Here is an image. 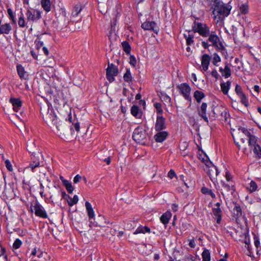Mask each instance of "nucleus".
Returning <instances> with one entry per match:
<instances>
[{
    "label": "nucleus",
    "mask_w": 261,
    "mask_h": 261,
    "mask_svg": "<svg viewBox=\"0 0 261 261\" xmlns=\"http://www.w3.org/2000/svg\"><path fill=\"white\" fill-rule=\"evenodd\" d=\"M193 29L194 32L198 33L203 37H207L210 35V29L205 23L195 21L193 25Z\"/></svg>",
    "instance_id": "4"
},
{
    "label": "nucleus",
    "mask_w": 261,
    "mask_h": 261,
    "mask_svg": "<svg viewBox=\"0 0 261 261\" xmlns=\"http://www.w3.org/2000/svg\"><path fill=\"white\" fill-rule=\"evenodd\" d=\"M141 27L145 30H152L156 34L159 31V28L154 21H146L142 24Z\"/></svg>",
    "instance_id": "12"
},
{
    "label": "nucleus",
    "mask_w": 261,
    "mask_h": 261,
    "mask_svg": "<svg viewBox=\"0 0 261 261\" xmlns=\"http://www.w3.org/2000/svg\"><path fill=\"white\" fill-rule=\"evenodd\" d=\"M202 257L203 261H210L211 255L210 253L208 250H205L202 253Z\"/></svg>",
    "instance_id": "34"
},
{
    "label": "nucleus",
    "mask_w": 261,
    "mask_h": 261,
    "mask_svg": "<svg viewBox=\"0 0 261 261\" xmlns=\"http://www.w3.org/2000/svg\"><path fill=\"white\" fill-rule=\"evenodd\" d=\"M253 90L255 92L257 93V94H258L260 90L259 87L257 85H255L253 87Z\"/></svg>",
    "instance_id": "58"
},
{
    "label": "nucleus",
    "mask_w": 261,
    "mask_h": 261,
    "mask_svg": "<svg viewBox=\"0 0 261 261\" xmlns=\"http://www.w3.org/2000/svg\"><path fill=\"white\" fill-rule=\"evenodd\" d=\"M25 16L27 20V24L29 23H33L41 18V13L36 9H28L25 13Z\"/></svg>",
    "instance_id": "5"
},
{
    "label": "nucleus",
    "mask_w": 261,
    "mask_h": 261,
    "mask_svg": "<svg viewBox=\"0 0 261 261\" xmlns=\"http://www.w3.org/2000/svg\"><path fill=\"white\" fill-rule=\"evenodd\" d=\"M172 216L171 213L167 211L164 213L160 217V221L165 225H167Z\"/></svg>",
    "instance_id": "20"
},
{
    "label": "nucleus",
    "mask_w": 261,
    "mask_h": 261,
    "mask_svg": "<svg viewBox=\"0 0 261 261\" xmlns=\"http://www.w3.org/2000/svg\"><path fill=\"white\" fill-rule=\"evenodd\" d=\"M231 85V82L230 81H227L226 82L222 83L220 84V87L222 92L224 94H227L230 89Z\"/></svg>",
    "instance_id": "21"
},
{
    "label": "nucleus",
    "mask_w": 261,
    "mask_h": 261,
    "mask_svg": "<svg viewBox=\"0 0 261 261\" xmlns=\"http://www.w3.org/2000/svg\"><path fill=\"white\" fill-rule=\"evenodd\" d=\"M0 261H7V255L5 253V250L4 248L0 250Z\"/></svg>",
    "instance_id": "38"
},
{
    "label": "nucleus",
    "mask_w": 261,
    "mask_h": 261,
    "mask_svg": "<svg viewBox=\"0 0 261 261\" xmlns=\"http://www.w3.org/2000/svg\"><path fill=\"white\" fill-rule=\"evenodd\" d=\"M234 142L238 144L239 141H240L242 143L245 142V140H248V145L250 147V149L248 150L246 148L243 149V152L248 154L251 153V150H252L253 152L256 156L261 158V147L257 144V138L253 135H251L250 133L244 128H239V132L235 134V136L233 135Z\"/></svg>",
    "instance_id": "1"
},
{
    "label": "nucleus",
    "mask_w": 261,
    "mask_h": 261,
    "mask_svg": "<svg viewBox=\"0 0 261 261\" xmlns=\"http://www.w3.org/2000/svg\"><path fill=\"white\" fill-rule=\"evenodd\" d=\"M220 71L222 75L226 78L229 77L231 75V70L227 66H225L224 69L221 68Z\"/></svg>",
    "instance_id": "30"
},
{
    "label": "nucleus",
    "mask_w": 261,
    "mask_h": 261,
    "mask_svg": "<svg viewBox=\"0 0 261 261\" xmlns=\"http://www.w3.org/2000/svg\"><path fill=\"white\" fill-rule=\"evenodd\" d=\"M44 120L47 123H51L56 126L57 129L56 133L59 136L65 134L66 128L64 123L59 121L54 113L50 112L47 114Z\"/></svg>",
    "instance_id": "3"
},
{
    "label": "nucleus",
    "mask_w": 261,
    "mask_h": 261,
    "mask_svg": "<svg viewBox=\"0 0 261 261\" xmlns=\"http://www.w3.org/2000/svg\"><path fill=\"white\" fill-rule=\"evenodd\" d=\"M12 28L10 24L5 23L0 27V34H8L11 31Z\"/></svg>",
    "instance_id": "24"
},
{
    "label": "nucleus",
    "mask_w": 261,
    "mask_h": 261,
    "mask_svg": "<svg viewBox=\"0 0 261 261\" xmlns=\"http://www.w3.org/2000/svg\"><path fill=\"white\" fill-rule=\"evenodd\" d=\"M232 7L229 4H224L220 0L214 1V8L213 11V18L217 23L229 15Z\"/></svg>",
    "instance_id": "2"
},
{
    "label": "nucleus",
    "mask_w": 261,
    "mask_h": 261,
    "mask_svg": "<svg viewBox=\"0 0 261 261\" xmlns=\"http://www.w3.org/2000/svg\"><path fill=\"white\" fill-rule=\"evenodd\" d=\"M250 192H254L257 188V184L254 181H251L247 187Z\"/></svg>",
    "instance_id": "33"
},
{
    "label": "nucleus",
    "mask_w": 261,
    "mask_h": 261,
    "mask_svg": "<svg viewBox=\"0 0 261 261\" xmlns=\"http://www.w3.org/2000/svg\"><path fill=\"white\" fill-rule=\"evenodd\" d=\"M245 243H246V247L247 248V249L248 251V255L250 256H251L252 255V252L251 250L249 243H248L247 241L245 242Z\"/></svg>",
    "instance_id": "52"
},
{
    "label": "nucleus",
    "mask_w": 261,
    "mask_h": 261,
    "mask_svg": "<svg viewBox=\"0 0 261 261\" xmlns=\"http://www.w3.org/2000/svg\"><path fill=\"white\" fill-rule=\"evenodd\" d=\"M31 211L39 217L46 218L47 215L43 207L38 202H36L34 205H32Z\"/></svg>",
    "instance_id": "8"
},
{
    "label": "nucleus",
    "mask_w": 261,
    "mask_h": 261,
    "mask_svg": "<svg viewBox=\"0 0 261 261\" xmlns=\"http://www.w3.org/2000/svg\"><path fill=\"white\" fill-rule=\"evenodd\" d=\"M129 63L132 66L134 67L136 66L137 64V60L134 56H130Z\"/></svg>",
    "instance_id": "45"
},
{
    "label": "nucleus",
    "mask_w": 261,
    "mask_h": 261,
    "mask_svg": "<svg viewBox=\"0 0 261 261\" xmlns=\"http://www.w3.org/2000/svg\"><path fill=\"white\" fill-rule=\"evenodd\" d=\"M166 127V125L165 123V118H164L162 115L158 114L154 125L155 130L157 131H160L165 129Z\"/></svg>",
    "instance_id": "11"
},
{
    "label": "nucleus",
    "mask_w": 261,
    "mask_h": 261,
    "mask_svg": "<svg viewBox=\"0 0 261 261\" xmlns=\"http://www.w3.org/2000/svg\"><path fill=\"white\" fill-rule=\"evenodd\" d=\"M189 246L191 247L195 248V247L196 246V244H195V241L193 239L190 240V242H189Z\"/></svg>",
    "instance_id": "56"
},
{
    "label": "nucleus",
    "mask_w": 261,
    "mask_h": 261,
    "mask_svg": "<svg viewBox=\"0 0 261 261\" xmlns=\"http://www.w3.org/2000/svg\"><path fill=\"white\" fill-rule=\"evenodd\" d=\"M66 188L67 191L69 193H72L73 191L74 188L72 186L71 182H70L68 180L67 181H63V184Z\"/></svg>",
    "instance_id": "32"
},
{
    "label": "nucleus",
    "mask_w": 261,
    "mask_h": 261,
    "mask_svg": "<svg viewBox=\"0 0 261 261\" xmlns=\"http://www.w3.org/2000/svg\"><path fill=\"white\" fill-rule=\"evenodd\" d=\"M222 186L224 189L226 191H228L230 190V186L228 185L224 184V182H222Z\"/></svg>",
    "instance_id": "57"
},
{
    "label": "nucleus",
    "mask_w": 261,
    "mask_h": 261,
    "mask_svg": "<svg viewBox=\"0 0 261 261\" xmlns=\"http://www.w3.org/2000/svg\"><path fill=\"white\" fill-rule=\"evenodd\" d=\"M208 40L212 43V45L221 49H222L223 46L222 43L220 42L219 37L215 34H212L209 35Z\"/></svg>",
    "instance_id": "13"
},
{
    "label": "nucleus",
    "mask_w": 261,
    "mask_h": 261,
    "mask_svg": "<svg viewBox=\"0 0 261 261\" xmlns=\"http://www.w3.org/2000/svg\"><path fill=\"white\" fill-rule=\"evenodd\" d=\"M22 245V242L19 239H17L15 240V242L13 243V247L14 248L17 249H18L21 245Z\"/></svg>",
    "instance_id": "42"
},
{
    "label": "nucleus",
    "mask_w": 261,
    "mask_h": 261,
    "mask_svg": "<svg viewBox=\"0 0 261 261\" xmlns=\"http://www.w3.org/2000/svg\"><path fill=\"white\" fill-rule=\"evenodd\" d=\"M254 245H255V247L257 249L260 246V241H259V239H258V238L257 237H256V236H255L254 237ZM256 252H257V253H258L257 249L256 250Z\"/></svg>",
    "instance_id": "48"
},
{
    "label": "nucleus",
    "mask_w": 261,
    "mask_h": 261,
    "mask_svg": "<svg viewBox=\"0 0 261 261\" xmlns=\"http://www.w3.org/2000/svg\"><path fill=\"white\" fill-rule=\"evenodd\" d=\"M193 96L196 101L198 103L200 102L202 99L205 97V94L202 91L196 90L194 92Z\"/></svg>",
    "instance_id": "23"
},
{
    "label": "nucleus",
    "mask_w": 261,
    "mask_h": 261,
    "mask_svg": "<svg viewBox=\"0 0 261 261\" xmlns=\"http://www.w3.org/2000/svg\"><path fill=\"white\" fill-rule=\"evenodd\" d=\"M249 6L247 3L242 4L240 7V11L242 14H247L248 12Z\"/></svg>",
    "instance_id": "37"
},
{
    "label": "nucleus",
    "mask_w": 261,
    "mask_h": 261,
    "mask_svg": "<svg viewBox=\"0 0 261 261\" xmlns=\"http://www.w3.org/2000/svg\"><path fill=\"white\" fill-rule=\"evenodd\" d=\"M41 4L43 9L46 12L50 10L51 3L50 0H41Z\"/></svg>",
    "instance_id": "26"
},
{
    "label": "nucleus",
    "mask_w": 261,
    "mask_h": 261,
    "mask_svg": "<svg viewBox=\"0 0 261 261\" xmlns=\"http://www.w3.org/2000/svg\"><path fill=\"white\" fill-rule=\"evenodd\" d=\"M233 213L237 217H240L242 216V213L241 208L240 206L237 203H235L233 208Z\"/></svg>",
    "instance_id": "31"
},
{
    "label": "nucleus",
    "mask_w": 261,
    "mask_h": 261,
    "mask_svg": "<svg viewBox=\"0 0 261 261\" xmlns=\"http://www.w3.org/2000/svg\"><path fill=\"white\" fill-rule=\"evenodd\" d=\"M132 114L136 118H140L141 116V114L138 107L136 106H133L131 108Z\"/></svg>",
    "instance_id": "28"
},
{
    "label": "nucleus",
    "mask_w": 261,
    "mask_h": 261,
    "mask_svg": "<svg viewBox=\"0 0 261 261\" xmlns=\"http://www.w3.org/2000/svg\"><path fill=\"white\" fill-rule=\"evenodd\" d=\"M202 192L204 194H208V193H211V191L209 190L207 188H203L201 190Z\"/></svg>",
    "instance_id": "59"
},
{
    "label": "nucleus",
    "mask_w": 261,
    "mask_h": 261,
    "mask_svg": "<svg viewBox=\"0 0 261 261\" xmlns=\"http://www.w3.org/2000/svg\"><path fill=\"white\" fill-rule=\"evenodd\" d=\"M7 12H8V13L10 18L11 19V20H12L13 23H16V20L14 19V16L13 14L12 10L11 9H8L7 10Z\"/></svg>",
    "instance_id": "51"
},
{
    "label": "nucleus",
    "mask_w": 261,
    "mask_h": 261,
    "mask_svg": "<svg viewBox=\"0 0 261 261\" xmlns=\"http://www.w3.org/2000/svg\"><path fill=\"white\" fill-rule=\"evenodd\" d=\"M168 176L170 178L172 179L175 176V173L173 170H171L168 172Z\"/></svg>",
    "instance_id": "55"
},
{
    "label": "nucleus",
    "mask_w": 261,
    "mask_h": 261,
    "mask_svg": "<svg viewBox=\"0 0 261 261\" xmlns=\"http://www.w3.org/2000/svg\"><path fill=\"white\" fill-rule=\"evenodd\" d=\"M118 68L113 64H109L107 69V78L109 82H112L114 81V77L118 74Z\"/></svg>",
    "instance_id": "9"
},
{
    "label": "nucleus",
    "mask_w": 261,
    "mask_h": 261,
    "mask_svg": "<svg viewBox=\"0 0 261 261\" xmlns=\"http://www.w3.org/2000/svg\"><path fill=\"white\" fill-rule=\"evenodd\" d=\"M245 243H246V247L247 248V249L248 251V255L250 256H251L252 255V252L251 250L249 243H248L247 241L245 242Z\"/></svg>",
    "instance_id": "53"
},
{
    "label": "nucleus",
    "mask_w": 261,
    "mask_h": 261,
    "mask_svg": "<svg viewBox=\"0 0 261 261\" xmlns=\"http://www.w3.org/2000/svg\"><path fill=\"white\" fill-rule=\"evenodd\" d=\"M74 128L76 131L79 132L80 129V124L79 123H75L74 124Z\"/></svg>",
    "instance_id": "60"
},
{
    "label": "nucleus",
    "mask_w": 261,
    "mask_h": 261,
    "mask_svg": "<svg viewBox=\"0 0 261 261\" xmlns=\"http://www.w3.org/2000/svg\"><path fill=\"white\" fill-rule=\"evenodd\" d=\"M204 170L208 174L211 180L214 182H215L217 180V177L219 174L218 170L217 167L211 162L206 166V168Z\"/></svg>",
    "instance_id": "7"
},
{
    "label": "nucleus",
    "mask_w": 261,
    "mask_h": 261,
    "mask_svg": "<svg viewBox=\"0 0 261 261\" xmlns=\"http://www.w3.org/2000/svg\"><path fill=\"white\" fill-rule=\"evenodd\" d=\"M42 50L44 52V53L46 55H48L49 54V51L48 50V49L46 47H43V48H42Z\"/></svg>",
    "instance_id": "64"
},
{
    "label": "nucleus",
    "mask_w": 261,
    "mask_h": 261,
    "mask_svg": "<svg viewBox=\"0 0 261 261\" xmlns=\"http://www.w3.org/2000/svg\"><path fill=\"white\" fill-rule=\"evenodd\" d=\"M239 97L241 99V102H242V103L243 105H244L246 107H248L249 103H248V99H247V97L246 96V95H245V94H243V95H241V96H239Z\"/></svg>",
    "instance_id": "39"
},
{
    "label": "nucleus",
    "mask_w": 261,
    "mask_h": 261,
    "mask_svg": "<svg viewBox=\"0 0 261 261\" xmlns=\"http://www.w3.org/2000/svg\"><path fill=\"white\" fill-rule=\"evenodd\" d=\"M133 137L137 143L144 144V140L146 138L145 130L142 127H138L134 130Z\"/></svg>",
    "instance_id": "6"
},
{
    "label": "nucleus",
    "mask_w": 261,
    "mask_h": 261,
    "mask_svg": "<svg viewBox=\"0 0 261 261\" xmlns=\"http://www.w3.org/2000/svg\"><path fill=\"white\" fill-rule=\"evenodd\" d=\"M85 206L89 220L93 219L95 217V214L90 203H89L88 201H86L85 203Z\"/></svg>",
    "instance_id": "18"
},
{
    "label": "nucleus",
    "mask_w": 261,
    "mask_h": 261,
    "mask_svg": "<svg viewBox=\"0 0 261 261\" xmlns=\"http://www.w3.org/2000/svg\"><path fill=\"white\" fill-rule=\"evenodd\" d=\"M82 179V176L79 174H77L73 178V182L74 184H77Z\"/></svg>",
    "instance_id": "54"
},
{
    "label": "nucleus",
    "mask_w": 261,
    "mask_h": 261,
    "mask_svg": "<svg viewBox=\"0 0 261 261\" xmlns=\"http://www.w3.org/2000/svg\"><path fill=\"white\" fill-rule=\"evenodd\" d=\"M172 209L173 211L176 212L178 210V205L175 203H173L172 205Z\"/></svg>",
    "instance_id": "61"
},
{
    "label": "nucleus",
    "mask_w": 261,
    "mask_h": 261,
    "mask_svg": "<svg viewBox=\"0 0 261 261\" xmlns=\"http://www.w3.org/2000/svg\"><path fill=\"white\" fill-rule=\"evenodd\" d=\"M218 109H219V107H216L215 108H214L213 109V115L212 116L213 117H215L216 116L218 115V113H216V111H217Z\"/></svg>",
    "instance_id": "63"
},
{
    "label": "nucleus",
    "mask_w": 261,
    "mask_h": 261,
    "mask_svg": "<svg viewBox=\"0 0 261 261\" xmlns=\"http://www.w3.org/2000/svg\"><path fill=\"white\" fill-rule=\"evenodd\" d=\"M10 102L13 106V109L15 111L17 112L21 107V101L19 99L11 98L10 99Z\"/></svg>",
    "instance_id": "17"
},
{
    "label": "nucleus",
    "mask_w": 261,
    "mask_h": 261,
    "mask_svg": "<svg viewBox=\"0 0 261 261\" xmlns=\"http://www.w3.org/2000/svg\"><path fill=\"white\" fill-rule=\"evenodd\" d=\"M79 198L77 195H74L73 198L69 197L67 202L69 205L72 206L77 203Z\"/></svg>",
    "instance_id": "35"
},
{
    "label": "nucleus",
    "mask_w": 261,
    "mask_h": 261,
    "mask_svg": "<svg viewBox=\"0 0 261 261\" xmlns=\"http://www.w3.org/2000/svg\"><path fill=\"white\" fill-rule=\"evenodd\" d=\"M122 46L123 47V48L124 49V50L126 53H129L130 51V46L129 45V44L125 42V41H124L122 43Z\"/></svg>",
    "instance_id": "41"
},
{
    "label": "nucleus",
    "mask_w": 261,
    "mask_h": 261,
    "mask_svg": "<svg viewBox=\"0 0 261 261\" xmlns=\"http://www.w3.org/2000/svg\"><path fill=\"white\" fill-rule=\"evenodd\" d=\"M221 58L220 57L216 54H215L213 56V63L215 65H216L217 63L220 62Z\"/></svg>",
    "instance_id": "47"
},
{
    "label": "nucleus",
    "mask_w": 261,
    "mask_h": 261,
    "mask_svg": "<svg viewBox=\"0 0 261 261\" xmlns=\"http://www.w3.org/2000/svg\"><path fill=\"white\" fill-rule=\"evenodd\" d=\"M150 233V229L147 227V226H140L138 227L135 231L134 232V234H137L139 233Z\"/></svg>",
    "instance_id": "22"
},
{
    "label": "nucleus",
    "mask_w": 261,
    "mask_h": 261,
    "mask_svg": "<svg viewBox=\"0 0 261 261\" xmlns=\"http://www.w3.org/2000/svg\"><path fill=\"white\" fill-rule=\"evenodd\" d=\"M40 165V162L37 159H33V161L30 163L28 169H31V170L34 172L35 169L36 167H39Z\"/></svg>",
    "instance_id": "29"
},
{
    "label": "nucleus",
    "mask_w": 261,
    "mask_h": 261,
    "mask_svg": "<svg viewBox=\"0 0 261 261\" xmlns=\"http://www.w3.org/2000/svg\"><path fill=\"white\" fill-rule=\"evenodd\" d=\"M18 23L19 27L21 28H23L26 25L23 14H21V15L19 17Z\"/></svg>",
    "instance_id": "40"
},
{
    "label": "nucleus",
    "mask_w": 261,
    "mask_h": 261,
    "mask_svg": "<svg viewBox=\"0 0 261 261\" xmlns=\"http://www.w3.org/2000/svg\"><path fill=\"white\" fill-rule=\"evenodd\" d=\"M235 91L239 96H241L244 94L242 91V88L238 85H237L235 88Z\"/></svg>",
    "instance_id": "43"
},
{
    "label": "nucleus",
    "mask_w": 261,
    "mask_h": 261,
    "mask_svg": "<svg viewBox=\"0 0 261 261\" xmlns=\"http://www.w3.org/2000/svg\"><path fill=\"white\" fill-rule=\"evenodd\" d=\"M211 74H212V75H213L215 77L217 78L218 73H217V71L216 70H213L212 71V72H211Z\"/></svg>",
    "instance_id": "62"
},
{
    "label": "nucleus",
    "mask_w": 261,
    "mask_h": 261,
    "mask_svg": "<svg viewBox=\"0 0 261 261\" xmlns=\"http://www.w3.org/2000/svg\"><path fill=\"white\" fill-rule=\"evenodd\" d=\"M210 60L211 57L208 55H203L201 58V66L203 70L206 71L208 69Z\"/></svg>",
    "instance_id": "15"
},
{
    "label": "nucleus",
    "mask_w": 261,
    "mask_h": 261,
    "mask_svg": "<svg viewBox=\"0 0 261 261\" xmlns=\"http://www.w3.org/2000/svg\"><path fill=\"white\" fill-rule=\"evenodd\" d=\"M6 167L8 169V170L10 171H13L12 165L10 162V161L8 160H6L5 162Z\"/></svg>",
    "instance_id": "49"
},
{
    "label": "nucleus",
    "mask_w": 261,
    "mask_h": 261,
    "mask_svg": "<svg viewBox=\"0 0 261 261\" xmlns=\"http://www.w3.org/2000/svg\"><path fill=\"white\" fill-rule=\"evenodd\" d=\"M197 157L203 163H204L205 166L208 165L211 162L208 160V156L206 154L202 151H199Z\"/></svg>",
    "instance_id": "19"
},
{
    "label": "nucleus",
    "mask_w": 261,
    "mask_h": 261,
    "mask_svg": "<svg viewBox=\"0 0 261 261\" xmlns=\"http://www.w3.org/2000/svg\"><path fill=\"white\" fill-rule=\"evenodd\" d=\"M178 89L179 90L180 93L183 95V96L188 100L191 99L190 92L191 88L186 83H182L178 86Z\"/></svg>",
    "instance_id": "10"
},
{
    "label": "nucleus",
    "mask_w": 261,
    "mask_h": 261,
    "mask_svg": "<svg viewBox=\"0 0 261 261\" xmlns=\"http://www.w3.org/2000/svg\"><path fill=\"white\" fill-rule=\"evenodd\" d=\"M124 80L127 82L130 83L132 80V76L129 70L127 69L126 72L123 75Z\"/></svg>",
    "instance_id": "36"
},
{
    "label": "nucleus",
    "mask_w": 261,
    "mask_h": 261,
    "mask_svg": "<svg viewBox=\"0 0 261 261\" xmlns=\"http://www.w3.org/2000/svg\"><path fill=\"white\" fill-rule=\"evenodd\" d=\"M168 136L167 132L163 131L157 133L154 137L155 140L157 142H162L164 141Z\"/></svg>",
    "instance_id": "16"
},
{
    "label": "nucleus",
    "mask_w": 261,
    "mask_h": 261,
    "mask_svg": "<svg viewBox=\"0 0 261 261\" xmlns=\"http://www.w3.org/2000/svg\"><path fill=\"white\" fill-rule=\"evenodd\" d=\"M213 212L214 215H215L216 216H217V217H220L221 210L219 207H217V208H213Z\"/></svg>",
    "instance_id": "50"
},
{
    "label": "nucleus",
    "mask_w": 261,
    "mask_h": 261,
    "mask_svg": "<svg viewBox=\"0 0 261 261\" xmlns=\"http://www.w3.org/2000/svg\"><path fill=\"white\" fill-rule=\"evenodd\" d=\"M185 37L186 39V42L188 45H191L194 41L193 37L191 35H189L188 36H187L185 35Z\"/></svg>",
    "instance_id": "46"
},
{
    "label": "nucleus",
    "mask_w": 261,
    "mask_h": 261,
    "mask_svg": "<svg viewBox=\"0 0 261 261\" xmlns=\"http://www.w3.org/2000/svg\"><path fill=\"white\" fill-rule=\"evenodd\" d=\"M17 71L19 76L21 79H25V71L22 65L19 64L17 65Z\"/></svg>",
    "instance_id": "27"
},
{
    "label": "nucleus",
    "mask_w": 261,
    "mask_h": 261,
    "mask_svg": "<svg viewBox=\"0 0 261 261\" xmlns=\"http://www.w3.org/2000/svg\"><path fill=\"white\" fill-rule=\"evenodd\" d=\"M154 106L156 109L158 114L162 115V113L163 112V110L162 109L161 104L160 103H156L154 104Z\"/></svg>",
    "instance_id": "44"
},
{
    "label": "nucleus",
    "mask_w": 261,
    "mask_h": 261,
    "mask_svg": "<svg viewBox=\"0 0 261 261\" xmlns=\"http://www.w3.org/2000/svg\"><path fill=\"white\" fill-rule=\"evenodd\" d=\"M207 104L203 102L198 109V114L205 122H208V118L206 116Z\"/></svg>",
    "instance_id": "14"
},
{
    "label": "nucleus",
    "mask_w": 261,
    "mask_h": 261,
    "mask_svg": "<svg viewBox=\"0 0 261 261\" xmlns=\"http://www.w3.org/2000/svg\"><path fill=\"white\" fill-rule=\"evenodd\" d=\"M82 10V6L80 4L75 5L72 10L71 13L72 18H74L77 16L79 14Z\"/></svg>",
    "instance_id": "25"
}]
</instances>
